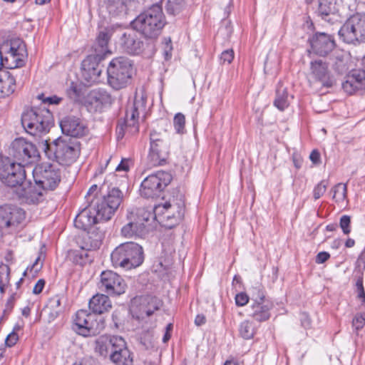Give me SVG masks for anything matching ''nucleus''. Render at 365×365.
Listing matches in <instances>:
<instances>
[{
  "label": "nucleus",
  "instance_id": "nucleus-56",
  "mask_svg": "<svg viewBox=\"0 0 365 365\" xmlns=\"http://www.w3.org/2000/svg\"><path fill=\"white\" fill-rule=\"evenodd\" d=\"M334 68L338 73H342L348 69V67L346 66V63L342 58H339L335 62L334 65Z\"/></svg>",
  "mask_w": 365,
  "mask_h": 365
},
{
  "label": "nucleus",
  "instance_id": "nucleus-43",
  "mask_svg": "<svg viewBox=\"0 0 365 365\" xmlns=\"http://www.w3.org/2000/svg\"><path fill=\"white\" fill-rule=\"evenodd\" d=\"M82 87L80 84L72 82L67 89L68 96L73 101H77L82 96Z\"/></svg>",
  "mask_w": 365,
  "mask_h": 365
},
{
  "label": "nucleus",
  "instance_id": "nucleus-20",
  "mask_svg": "<svg viewBox=\"0 0 365 365\" xmlns=\"http://www.w3.org/2000/svg\"><path fill=\"white\" fill-rule=\"evenodd\" d=\"M98 222H100V220L97 218L90 205L78 213L74 220V225L76 228L87 232L84 240L91 239L90 234L92 230L94 229V225Z\"/></svg>",
  "mask_w": 365,
  "mask_h": 365
},
{
  "label": "nucleus",
  "instance_id": "nucleus-49",
  "mask_svg": "<svg viewBox=\"0 0 365 365\" xmlns=\"http://www.w3.org/2000/svg\"><path fill=\"white\" fill-rule=\"evenodd\" d=\"M350 224H351V218L349 216L343 215L341 217L339 225H340V227H341L344 234L348 235L351 232Z\"/></svg>",
  "mask_w": 365,
  "mask_h": 365
},
{
  "label": "nucleus",
  "instance_id": "nucleus-31",
  "mask_svg": "<svg viewBox=\"0 0 365 365\" xmlns=\"http://www.w3.org/2000/svg\"><path fill=\"white\" fill-rule=\"evenodd\" d=\"M81 66V76L86 83H93L98 81L101 70L98 68V63L87 58L83 61Z\"/></svg>",
  "mask_w": 365,
  "mask_h": 365
},
{
  "label": "nucleus",
  "instance_id": "nucleus-37",
  "mask_svg": "<svg viewBox=\"0 0 365 365\" xmlns=\"http://www.w3.org/2000/svg\"><path fill=\"white\" fill-rule=\"evenodd\" d=\"M289 104L287 88L284 86L282 82H279L276 88V97L274 101V105L279 110H284L289 106Z\"/></svg>",
  "mask_w": 365,
  "mask_h": 365
},
{
  "label": "nucleus",
  "instance_id": "nucleus-19",
  "mask_svg": "<svg viewBox=\"0 0 365 365\" xmlns=\"http://www.w3.org/2000/svg\"><path fill=\"white\" fill-rule=\"evenodd\" d=\"M101 234H96L93 240H85L84 245L81 247V250L73 252V260L76 264L84 265L91 263L93 261V256L91 252L98 249L101 245Z\"/></svg>",
  "mask_w": 365,
  "mask_h": 365
},
{
  "label": "nucleus",
  "instance_id": "nucleus-55",
  "mask_svg": "<svg viewBox=\"0 0 365 365\" xmlns=\"http://www.w3.org/2000/svg\"><path fill=\"white\" fill-rule=\"evenodd\" d=\"M356 292L358 293V297L361 296H364L365 294L364 288L363 286V276L362 274H360L356 279Z\"/></svg>",
  "mask_w": 365,
  "mask_h": 365
},
{
  "label": "nucleus",
  "instance_id": "nucleus-22",
  "mask_svg": "<svg viewBox=\"0 0 365 365\" xmlns=\"http://www.w3.org/2000/svg\"><path fill=\"white\" fill-rule=\"evenodd\" d=\"M111 95L106 90L98 88L90 91L87 96V103L96 112H102L113 103Z\"/></svg>",
  "mask_w": 365,
  "mask_h": 365
},
{
  "label": "nucleus",
  "instance_id": "nucleus-61",
  "mask_svg": "<svg viewBox=\"0 0 365 365\" xmlns=\"http://www.w3.org/2000/svg\"><path fill=\"white\" fill-rule=\"evenodd\" d=\"M44 285L45 281L42 279H38V282L36 283L35 286L34 287L33 293L35 294H40L42 292Z\"/></svg>",
  "mask_w": 365,
  "mask_h": 365
},
{
  "label": "nucleus",
  "instance_id": "nucleus-9",
  "mask_svg": "<svg viewBox=\"0 0 365 365\" xmlns=\"http://www.w3.org/2000/svg\"><path fill=\"white\" fill-rule=\"evenodd\" d=\"M146 106V97L142 93H135L133 102L129 105L125 111L123 123H118L116 133L118 138H122L127 131L130 134L138 132V117L143 112Z\"/></svg>",
  "mask_w": 365,
  "mask_h": 365
},
{
  "label": "nucleus",
  "instance_id": "nucleus-38",
  "mask_svg": "<svg viewBox=\"0 0 365 365\" xmlns=\"http://www.w3.org/2000/svg\"><path fill=\"white\" fill-rule=\"evenodd\" d=\"M63 297H61L59 294L55 295L53 297H51L48 303L45 308V312H48L49 315V319L53 320L55 319L61 312L62 307H61V301H62Z\"/></svg>",
  "mask_w": 365,
  "mask_h": 365
},
{
  "label": "nucleus",
  "instance_id": "nucleus-57",
  "mask_svg": "<svg viewBox=\"0 0 365 365\" xmlns=\"http://www.w3.org/2000/svg\"><path fill=\"white\" fill-rule=\"evenodd\" d=\"M18 339L17 334L13 331L7 336L5 343L8 346H12L17 342Z\"/></svg>",
  "mask_w": 365,
  "mask_h": 365
},
{
  "label": "nucleus",
  "instance_id": "nucleus-3",
  "mask_svg": "<svg viewBox=\"0 0 365 365\" xmlns=\"http://www.w3.org/2000/svg\"><path fill=\"white\" fill-rule=\"evenodd\" d=\"M53 122L52 113L42 106L27 109L21 115L22 126L26 133L33 136L48 133Z\"/></svg>",
  "mask_w": 365,
  "mask_h": 365
},
{
  "label": "nucleus",
  "instance_id": "nucleus-53",
  "mask_svg": "<svg viewBox=\"0 0 365 365\" xmlns=\"http://www.w3.org/2000/svg\"><path fill=\"white\" fill-rule=\"evenodd\" d=\"M352 324L356 330L361 329L365 324V317L361 314H357L353 319Z\"/></svg>",
  "mask_w": 365,
  "mask_h": 365
},
{
  "label": "nucleus",
  "instance_id": "nucleus-23",
  "mask_svg": "<svg viewBox=\"0 0 365 365\" xmlns=\"http://www.w3.org/2000/svg\"><path fill=\"white\" fill-rule=\"evenodd\" d=\"M110 354V360L115 365H133V354L128 349L126 342L120 336Z\"/></svg>",
  "mask_w": 365,
  "mask_h": 365
},
{
  "label": "nucleus",
  "instance_id": "nucleus-59",
  "mask_svg": "<svg viewBox=\"0 0 365 365\" xmlns=\"http://www.w3.org/2000/svg\"><path fill=\"white\" fill-rule=\"evenodd\" d=\"M300 321L302 326L305 329H308L311 326V319L307 313H302L300 314Z\"/></svg>",
  "mask_w": 365,
  "mask_h": 365
},
{
  "label": "nucleus",
  "instance_id": "nucleus-30",
  "mask_svg": "<svg viewBox=\"0 0 365 365\" xmlns=\"http://www.w3.org/2000/svg\"><path fill=\"white\" fill-rule=\"evenodd\" d=\"M89 309L92 314H102L108 312L112 308V303L107 294H97L89 301Z\"/></svg>",
  "mask_w": 365,
  "mask_h": 365
},
{
  "label": "nucleus",
  "instance_id": "nucleus-10",
  "mask_svg": "<svg viewBox=\"0 0 365 365\" xmlns=\"http://www.w3.org/2000/svg\"><path fill=\"white\" fill-rule=\"evenodd\" d=\"M339 35L347 43L365 41V13L351 15L339 31Z\"/></svg>",
  "mask_w": 365,
  "mask_h": 365
},
{
  "label": "nucleus",
  "instance_id": "nucleus-14",
  "mask_svg": "<svg viewBox=\"0 0 365 365\" xmlns=\"http://www.w3.org/2000/svg\"><path fill=\"white\" fill-rule=\"evenodd\" d=\"M172 180L171 175L163 170L148 175L140 185V195L145 198H153L160 192Z\"/></svg>",
  "mask_w": 365,
  "mask_h": 365
},
{
  "label": "nucleus",
  "instance_id": "nucleus-35",
  "mask_svg": "<svg viewBox=\"0 0 365 365\" xmlns=\"http://www.w3.org/2000/svg\"><path fill=\"white\" fill-rule=\"evenodd\" d=\"M163 305L162 301L156 297H148L143 299L140 307V314L138 318L151 316L155 311L158 310Z\"/></svg>",
  "mask_w": 365,
  "mask_h": 365
},
{
  "label": "nucleus",
  "instance_id": "nucleus-46",
  "mask_svg": "<svg viewBox=\"0 0 365 365\" xmlns=\"http://www.w3.org/2000/svg\"><path fill=\"white\" fill-rule=\"evenodd\" d=\"M328 187L327 180H323L319 182L314 188L313 196L315 200L319 199L326 192Z\"/></svg>",
  "mask_w": 365,
  "mask_h": 365
},
{
  "label": "nucleus",
  "instance_id": "nucleus-32",
  "mask_svg": "<svg viewBox=\"0 0 365 365\" xmlns=\"http://www.w3.org/2000/svg\"><path fill=\"white\" fill-rule=\"evenodd\" d=\"M16 74L9 71L0 73V98H5L12 94L16 89Z\"/></svg>",
  "mask_w": 365,
  "mask_h": 365
},
{
  "label": "nucleus",
  "instance_id": "nucleus-18",
  "mask_svg": "<svg viewBox=\"0 0 365 365\" xmlns=\"http://www.w3.org/2000/svg\"><path fill=\"white\" fill-rule=\"evenodd\" d=\"M46 191L39 187L36 183L26 181L16 189V194L22 202L27 204H38L43 200Z\"/></svg>",
  "mask_w": 365,
  "mask_h": 365
},
{
  "label": "nucleus",
  "instance_id": "nucleus-40",
  "mask_svg": "<svg viewBox=\"0 0 365 365\" xmlns=\"http://www.w3.org/2000/svg\"><path fill=\"white\" fill-rule=\"evenodd\" d=\"M256 329L250 320L242 322L239 326V334L244 339H250L255 334Z\"/></svg>",
  "mask_w": 365,
  "mask_h": 365
},
{
  "label": "nucleus",
  "instance_id": "nucleus-7",
  "mask_svg": "<svg viewBox=\"0 0 365 365\" xmlns=\"http://www.w3.org/2000/svg\"><path fill=\"white\" fill-rule=\"evenodd\" d=\"M105 328L104 319L86 310H78L73 318L72 329L83 336H96Z\"/></svg>",
  "mask_w": 365,
  "mask_h": 365
},
{
  "label": "nucleus",
  "instance_id": "nucleus-42",
  "mask_svg": "<svg viewBox=\"0 0 365 365\" xmlns=\"http://www.w3.org/2000/svg\"><path fill=\"white\" fill-rule=\"evenodd\" d=\"M184 5V0H167L165 7L168 14L175 16L182 11Z\"/></svg>",
  "mask_w": 365,
  "mask_h": 365
},
{
  "label": "nucleus",
  "instance_id": "nucleus-60",
  "mask_svg": "<svg viewBox=\"0 0 365 365\" xmlns=\"http://www.w3.org/2000/svg\"><path fill=\"white\" fill-rule=\"evenodd\" d=\"M98 185H92L90 187V189L88 190L86 197H92L91 200H96V199H101V197H98Z\"/></svg>",
  "mask_w": 365,
  "mask_h": 365
},
{
  "label": "nucleus",
  "instance_id": "nucleus-50",
  "mask_svg": "<svg viewBox=\"0 0 365 365\" xmlns=\"http://www.w3.org/2000/svg\"><path fill=\"white\" fill-rule=\"evenodd\" d=\"M38 99L41 100L42 101V103L43 104H49V105H57L58 104L62 98H59L56 96H50V97H46L45 98L44 97V95L43 94H41L38 96Z\"/></svg>",
  "mask_w": 365,
  "mask_h": 365
},
{
  "label": "nucleus",
  "instance_id": "nucleus-51",
  "mask_svg": "<svg viewBox=\"0 0 365 365\" xmlns=\"http://www.w3.org/2000/svg\"><path fill=\"white\" fill-rule=\"evenodd\" d=\"M40 256L38 257L35 262L33 263L31 267L29 268L28 267L24 272V275L26 276L27 274V272L29 270L31 272L33 273V275L36 274L41 268L43 266V263L40 262Z\"/></svg>",
  "mask_w": 365,
  "mask_h": 365
},
{
  "label": "nucleus",
  "instance_id": "nucleus-45",
  "mask_svg": "<svg viewBox=\"0 0 365 365\" xmlns=\"http://www.w3.org/2000/svg\"><path fill=\"white\" fill-rule=\"evenodd\" d=\"M173 124L178 133H183L185 124V115L181 113H177L174 117Z\"/></svg>",
  "mask_w": 365,
  "mask_h": 365
},
{
  "label": "nucleus",
  "instance_id": "nucleus-29",
  "mask_svg": "<svg viewBox=\"0 0 365 365\" xmlns=\"http://www.w3.org/2000/svg\"><path fill=\"white\" fill-rule=\"evenodd\" d=\"M311 72L313 77L320 81L324 86H332V81L329 77L328 66L322 60L311 62Z\"/></svg>",
  "mask_w": 365,
  "mask_h": 365
},
{
  "label": "nucleus",
  "instance_id": "nucleus-24",
  "mask_svg": "<svg viewBox=\"0 0 365 365\" xmlns=\"http://www.w3.org/2000/svg\"><path fill=\"white\" fill-rule=\"evenodd\" d=\"M342 88L349 95L358 91L365 92V70H354L346 75Z\"/></svg>",
  "mask_w": 365,
  "mask_h": 365
},
{
  "label": "nucleus",
  "instance_id": "nucleus-26",
  "mask_svg": "<svg viewBox=\"0 0 365 365\" xmlns=\"http://www.w3.org/2000/svg\"><path fill=\"white\" fill-rule=\"evenodd\" d=\"M121 41L123 49L130 54H139L143 50L144 42L135 31L124 33Z\"/></svg>",
  "mask_w": 365,
  "mask_h": 365
},
{
  "label": "nucleus",
  "instance_id": "nucleus-33",
  "mask_svg": "<svg viewBox=\"0 0 365 365\" xmlns=\"http://www.w3.org/2000/svg\"><path fill=\"white\" fill-rule=\"evenodd\" d=\"M110 38V33L108 29H104L98 33L94 45V51L99 59L103 58L106 54L110 53V51L108 49Z\"/></svg>",
  "mask_w": 365,
  "mask_h": 365
},
{
  "label": "nucleus",
  "instance_id": "nucleus-2",
  "mask_svg": "<svg viewBox=\"0 0 365 365\" xmlns=\"http://www.w3.org/2000/svg\"><path fill=\"white\" fill-rule=\"evenodd\" d=\"M165 24L162 7L154 4L140 14L133 22V28L146 38H156Z\"/></svg>",
  "mask_w": 365,
  "mask_h": 365
},
{
  "label": "nucleus",
  "instance_id": "nucleus-1",
  "mask_svg": "<svg viewBox=\"0 0 365 365\" xmlns=\"http://www.w3.org/2000/svg\"><path fill=\"white\" fill-rule=\"evenodd\" d=\"M43 149L49 160L63 165L72 164L80 155L79 143L71 138H58L52 143L46 140Z\"/></svg>",
  "mask_w": 365,
  "mask_h": 365
},
{
  "label": "nucleus",
  "instance_id": "nucleus-34",
  "mask_svg": "<svg viewBox=\"0 0 365 365\" xmlns=\"http://www.w3.org/2000/svg\"><path fill=\"white\" fill-rule=\"evenodd\" d=\"M25 51V44L21 39L13 38L0 44V56L2 58L14 52Z\"/></svg>",
  "mask_w": 365,
  "mask_h": 365
},
{
  "label": "nucleus",
  "instance_id": "nucleus-41",
  "mask_svg": "<svg viewBox=\"0 0 365 365\" xmlns=\"http://www.w3.org/2000/svg\"><path fill=\"white\" fill-rule=\"evenodd\" d=\"M331 192H333L332 199L336 202H344L346 197L347 185L346 184L338 183L332 187Z\"/></svg>",
  "mask_w": 365,
  "mask_h": 365
},
{
  "label": "nucleus",
  "instance_id": "nucleus-8",
  "mask_svg": "<svg viewBox=\"0 0 365 365\" xmlns=\"http://www.w3.org/2000/svg\"><path fill=\"white\" fill-rule=\"evenodd\" d=\"M122 199V192L118 188L113 187L106 195L101 197V199L92 200L89 205L100 222H106L110 220L120 206Z\"/></svg>",
  "mask_w": 365,
  "mask_h": 365
},
{
  "label": "nucleus",
  "instance_id": "nucleus-25",
  "mask_svg": "<svg viewBox=\"0 0 365 365\" xmlns=\"http://www.w3.org/2000/svg\"><path fill=\"white\" fill-rule=\"evenodd\" d=\"M314 53L319 56H326L334 48L333 37L325 33H317L310 40Z\"/></svg>",
  "mask_w": 365,
  "mask_h": 365
},
{
  "label": "nucleus",
  "instance_id": "nucleus-5",
  "mask_svg": "<svg viewBox=\"0 0 365 365\" xmlns=\"http://www.w3.org/2000/svg\"><path fill=\"white\" fill-rule=\"evenodd\" d=\"M126 218L128 222L120 230L122 237L141 238L148 233L153 219L151 210L144 207L133 208L128 211Z\"/></svg>",
  "mask_w": 365,
  "mask_h": 365
},
{
  "label": "nucleus",
  "instance_id": "nucleus-11",
  "mask_svg": "<svg viewBox=\"0 0 365 365\" xmlns=\"http://www.w3.org/2000/svg\"><path fill=\"white\" fill-rule=\"evenodd\" d=\"M33 177L36 185L46 192L58 187L61 175L57 165L41 163L33 169Z\"/></svg>",
  "mask_w": 365,
  "mask_h": 365
},
{
  "label": "nucleus",
  "instance_id": "nucleus-63",
  "mask_svg": "<svg viewBox=\"0 0 365 365\" xmlns=\"http://www.w3.org/2000/svg\"><path fill=\"white\" fill-rule=\"evenodd\" d=\"M309 158L313 163L318 164L320 162V153L318 150H314L312 151Z\"/></svg>",
  "mask_w": 365,
  "mask_h": 365
},
{
  "label": "nucleus",
  "instance_id": "nucleus-62",
  "mask_svg": "<svg viewBox=\"0 0 365 365\" xmlns=\"http://www.w3.org/2000/svg\"><path fill=\"white\" fill-rule=\"evenodd\" d=\"M128 160L127 159H123L115 168L116 171H128Z\"/></svg>",
  "mask_w": 365,
  "mask_h": 365
},
{
  "label": "nucleus",
  "instance_id": "nucleus-58",
  "mask_svg": "<svg viewBox=\"0 0 365 365\" xmlns=\"http://www.w3.org/2000/svg\"><path fill=\"white\" fill-rule=\"evenodd\" d=\"M330 257V255L327 252H320L316 257V263L322 264L328 260Z\"/></svg>",
  "mask_w": 365,
  "mask_h": 365
},
{
  "label": "nucleus",
  "instance_id": "nucleus-36",
  "mask_svg": "<svg viewBox=\"0 0 365 365\" xmlns=\"http://www.w3.org/2000/svg\"><path fill=\"white\" fill-rule=\"evenodd\" d=\"M26 51L22 52H14L3 58V66L9 69H15L22 67L25 63Z\"/></svg>",
  "mask_w": 365,
  "mask_h": 365
},
{
  "label": "nucleus",
  "instance_id": "nucleus-52",
  "mask_svg": "<svg viewBox=\"0 0 365 365\" xmlns=\"http://www.w3.org/2000/svg\"><path fill=\"white\" fill-rule=\"evenodd\" d=\"M249 296L245 292H240L235 296V303L239 307L247 304L249 302Z\"/></svg>",
  "mask_w": 365,
  "mask_h": 365
},
{
  "label": "nucleus",
  "instance_id": "nucleus-48",
  "mask_svg": "<svg viewBox=\"0 0 365 365\" xmlns=\"http://www.w3.org/2000/svg\"><path fill=\"white\" fill-rule=\"evenodd\" d=\"M153 336L150 332H145L140 337V343L145 346L146 349L153 347Z\"/></svg>",
  "mask_w": 365,
  "mask_h": 365
},
{
  "label": "nucleus",
  "instance_id": "nucleus-27",
  "mask_svg": "<svg viewBox=\"0 0 365 365\" xmlns=\"http://www.w3.org/2000/svg\"><path fill=\"white\" fill-rule=\"evenodd\" d=\"M120 336L101 335L95 341V353L102 357L110 356V351L115 348L116 339Z\"/></svg>",
  "mask_w": 365,
  "mask_h": 365
},
{
  "label": "nucleus",
  "instance_id": "nucleus-44",
  "mask_svg": "<svg viewBox=\"0 0 365 365\" xmlns=\"http://www.w3.org/2000/svg\"><path fill=\"white\" fill-rule=\"evenodd\" d=\"M250 299L252 302H261V301H269L265 298L264 292L260 286L254 287L251 289Z\"/></svg>",
  "mask_w": 365,
  "mask_h": 365
},
{
  "label": "nucleus",
  "instance_id": "nucleus-4",
  "mask_svg": "<svg viewBox=\"0 0 365 365\" xmlns=\"http://www.w3.org/2000/svg\"><path fill=\"white\" fill-rule=\"evenodd\" d=\"M110 259L113 267L130 270L143 264V249L136 242H124L113 250L110 254Z\"/></svg>",
  "mask_w": 365,
  "mask_h": 365
},
{
  "label": "nucleus",
  "instance_id": "nucleus-21",
  "mask_svg": "<svg viewBox=\"0 0 365 365\" xmlns=\"http://www.w3.org/2000/svg\"><path fill=\"white\" fill-rule=\"evenodd\" d=\"M63 133L68 136L80 138L85 135L88 129L86 123L75 116H66L60 122Z\"/></svg>",
  "mask_w": 365,
  "mask_h": 365
},
{
  "label": "nucleus",
  "instance_id": "nucleus-12",
  "mask_svg": "<svg viewBox=\"0 0 365 365\" xmlns=\"http://www.w3.org/2000/svg\"><path fill=\"white\" fill-rule=\"evenodd\" d=\"M0 180L11 187H19L26 180L24 167L8 157H0Z\"/></svg>",
  "mask_w": 365,
  "mask_h": 365
},
{
  "label": "nucleus",
  "instance_id": "nucleus-47",
  "mask_svg": "<svg viewBox=\"0 0 365 365\" xmlns=\"http://www.w3.org/2000/svg\"><path fill=\"white\" fill-rule=\"evenodd\" d=\"M10 268L5 264H0V286H6L9 281Z\"/></svg>",
  "mask_w": 365,
  "mask_h": 365
},
{
  "label": "nucleus",
  "instance_id": "nucleus-17",
  "mask_svg": "<svg viewBox=\"0 0 365 365\" xmlns=\"http://www.w3.org/2000/svg\"><path fill=\"white\" fill-rule=\"evenodd\" d=\"M183 196L180 195V200L175 202L171 203L170 202H165L163 205H155L153 208V219L151 223L157 219L158 217L165 215V218L168 220L173 218L176 221H180L184 216V208L185 203L183 200Z\"/></svg>",
  "mask_w": 365,
  "mask_h": 365
},
{
  "label": "nucleus",
  "instance_id": "nucleus-39",
  "mask_svg": "<svg viewBox=\"0 0 365 365\" xmlns=\"http://www.w3.org/2000/svg\"><path fill=\"white\" fill-rule=\"evenodd\" d=\"M336 11L335 3L334 0H319L318 13L325 20L330 15L334 14Z\"/></svg>",
  "mask_w": 365,
  "mask_h": 365
},
{
  "label": "nucleus",
  "instance_id": "nucleus-6",
  "mask_svg": "<svg viewBox=\"0 0 365 365\" xmlns=\"http://www.w3.org/2000/svg\"><path fill=\"white\" fill-rule=\"evenodd\" d=\"M135 73L131 60L125 56L112 59L107 67L108 83L115 90L127 87Z\"/></svg>",
  "mask_w": 365,
  "mask_h": 365
},
{
  "label": "nucleus",
  "instance_id": "nucleus-15",
  "mask_svg": "<svg viewBox=\"0 0 365 365\" xmlns=\"http://www.w3.org/2000/svg\"><path fill=\"white\" fill-rule=\"evenodd\" d=\"M150 150L148 160L151 166H159L165 163L170 153V145L166 138L153 131L150 135Z\"/></svg>",
  "mask_w": 365,
  "mask_h": 365
},
{
  "label": "nucleus",
  "instance_id": "nucleus-16",
  "mask_svg": "<svg viewBox=\"0 0 365 365\" xmlns=\"http://www.w3.org/2000/svg\"><path fill=\"white\" fill-rule=\"evenodd\" d=\"M98 287L102 292L108 296H119L125 293L126 283L117 273L111 270H106L101 272Z\"/></svg>",
  "mask_w": 365,
  "mask_h": 365
},
{
  "label": "nucleus",
  "instance_id": "nucleus-28",
  "mask_svg": "<svg viewBox=\"0 0 365 365\" xmlns=\"http://www.w3.org/2000/svg\"><path fill=\"white\" fill-rule=\"evenodd\" d=\"M273 304L270 301H261V302H252L250 308V316L256 321L262 322L270 318V310Z\"/></svg>",
  "mask_w": 365,
  "mask_h": 365
},
{
  "label": "nucleus",
  "instance_id": "nucleus-54",
  "mask_svg": "<svg viewBox=\"0 0 365 365\" xmlns=\"http://www.w3.org/2000/svg\"><path fill=\"white\" fill-rule=\"evenodd\" d=\"M234 58V51L230 50L224 51L221 53L220 60L223 63H230Z\"/></svg>",
  "mask_w": 365,
  "mask_h": 365
},
{
  "label": "nucleus",
  "instance_id": "nucleus-64",
  "mask_svg": "<svg viewBox=\"0 0 365 365\" xmlns=\"http://www.w3.org/2000/svg\"><path fill=\"white\" fill-rule=\"evenodd\" d=\"M170 43H171L170 40H169L168 43H166V48L164 51V55H165V58L166 60H168L169 58H170L171 56H172V53H171L172 46Z\"/></svg>",
  "mask_w": 365,
  "mask_h": 365
},
{
  "label": "nucleus",
  "instance_id": "nucleus-13",
  "mask_svg": "<svg viewBox=\"0 0 365 365\" xmlns=\"http://www.w3.org/2000/svg\"><path fill=\"white\" fill-rule=\"evenodd\" d=\"M9 155L14 158V163L22 167L34 163L39 157L36 147L24 138H16L12 142Z\"/></svg>",
  "mask_w": 365,
  "mask_h": 365
}]
</instances>
